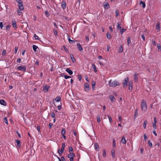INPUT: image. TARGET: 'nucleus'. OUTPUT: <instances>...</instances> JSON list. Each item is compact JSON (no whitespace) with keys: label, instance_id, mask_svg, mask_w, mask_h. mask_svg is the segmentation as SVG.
<instances>
[{"label":"nucleus","instance_id":"56","mask_svg":"<svg viewBox=\"0 0 161 161\" xmlns=\"http://www.w3.org/2000/svg\"><path fill=\"white\" fill-rule=\"evenodd\" d=\"M154 122L153 124H156V123L157 122V120H156V117H154Z\"/></svg>","mask_w":161,"mask_h":161},{"label":"nucleus","instance_id":"64","mask_svg":"<svg viewBox=\"0 0 161 161\" xmlns=\"http://www.w3.org/2000/svg\"><path fill=\"white\" fill-rule=\"evenodd\" d=\"M110 49V46L109 45H107V50L108 52H109Z\"/></svg>","mask_w":161,"mask_h":161},{"label":"nucleus","instance_id":"6","mask_svg":"<svg viewBox=\"0 0 161 161\" xmlns=\"http://www.w3.org/2000/svg\"><path fill=\"white\" fill-rule=\"evenodd\" d=\"M75 154L73 153H70L68 155V157L70 159V161H73L74 160V157Z\"/></svg>","mask_w":161,"mask_h":161},{"label":"nucleus","instance_id":"8","mask_svg":"<svg viewBox=\"0 0 161 161\" xmlns=\"http://www.w3.org/2000/svg\"><path fill=\"white\" fill-rule=\"evenodd\" d=\"M156 28L158 32H159L160 31V23L158 22L156 23Z\"/></svg>","mask_w":161,"mask_h":161},{"label":"nucleus","instance_id":"7","mask_svg":"<svg viewBox=\"0 0 161 161\" xmlns=\"http://www.w3.org/2000/svg\"><path fill=\"white\" fill-rule=\"evenodd\" d=\"M84 89L85 90L86 92H88L89 90V86L88 83H85V86H84Z\"/></svg>","mask_w":161,"mask_h":161},{"label":"nucleus","instance_id":"27","mask_svg":"<svg viewBox=\"0 0 161 161\" xmlns=\"http://www.w3.org/2000/svg\"><path fill=\"white\" fill-rule=\"evenodd\" d=\"M111 101H113L114 99V96L113 95H110L109 97Z\"/></svg>","mask_w":161,"mask_h":161},{"label":"nucleus","instance_id":"40","mask_svg":"<svg viewBox=\"0 0 161 161\" xmlns=\"http://www.w3.org/2000/svg\"><path fill=\"white\" fill-rule=\"evenodd\" d=\"M103 156L104 157H105L106 156V150L105 149H104L103 150Z\"/></svg>","mask_w":161,"mask_h":161},{"label":"nucleus","instance_id":"31","mask_svg":"<svg viewBox=\"0 0 161 161\" xmlns=\"http://www.w3.org/2000/svg\"><path fill=\"white\" fill-rule=\"evenodd\" d=\"M4 121L5 122V123L7 124H8V122L7 119V118L6 117H4Z\"/></svg>","mask_w":161,"mask_h":161},{"label":"nucleus","instance_id":"24","mask_svg":"<svg viewBox=\"0 0 161 161\" xmlns=\"http://www.w3.org/2000/svg\"><path fill=\"white\" fill-rule=\"evenodd\" d=\"M92 67L94 71L95 72H97V70L95 65L94 64H92Z\"/></svg>","mask_w":161,"mask_h":161},{"label":"nucleus","instance_id":"46","mask_svg":"<svg viewBox=\"0 0 161 161\" xmlns=\"http://www.w3.org/2000/svg\"><path fill=\"white\" fill-rule=\"evenodd\" d=\"M69 40V42L70 43H71V44H73V43L74 42H75V41H73V40H71L70 38H69V39H68Z\"/></svg>","mask_w":161,"mask_h":161},{"label":"nucleus","instance_id":"26","mask_svg":"<svg viewBox=\"0 0 161 161\" xmlns=\"http://www.w3.org/2000/svg\"><path fill=\"white\" fill-rule=\"evenodd\" d=\"M112 156L114 158L115 157V150L112 149L111 151Z\"/></svg>","mask_w":161,"mask_h":161},{"label":"nucleus","instance_id":"14","mask_svg":"<svg viewBox=\"0 0 161 161\" xmlns=\"http://www.w3.org/2000/svg\"><path fill=\"white\" fill-rule=\"evenodd\" d=\"M66 71L70 75H72L73 73L72 71L68 68L66 69Z\"/></svg>","mask_w":161,"mask_h":161},{"label":"nucleus","instance_id":"60","mask_svg":"<svg viewBox=\"0 0 161 161\" xmlns=\"http://www.w3.org/2000/svg\"><path fill=\"white\" fill-rule=\"evenodd\" d=\"M153 127L154 129H156V124H153Z\"/></svg>","mask_w":161,"mask_h":161},{"label":"nucleus","instance_id":"42","mask_svg":"<svg viewBox=\"0 0 161 161\" xmlns=\"http://www.w3.org/2000/svg\"><path fill=\"white\" fill-rule=\"evenodd\" d=\"M108 117L109 119L110 123H111L112 122V118H111V117L110 116H108Z\"/></svg>","mask_w":161,"mask_h":161},{"label":"nucleus","instance_id":"48","mask_svg":"<svg viewBox=\"0 0 161 161\" xmlns=\"http://www.w3.org/2000/svg\"><path fill=\"white\" fill-rule=\"evenodd\" d=\"M143 136H144L145 141H146L147 139V135L145 134H144V135Z\"/></svg>","mask_w":161,"mask_h":161},{"label":"nucleus","instance_id":"22","mask_svg":"<svg viewBox=\"0 0 161 161\" xmlns=\"http://www.w3.org/2000/svg\"><path fill=\"white\" fill-rule=\"evenodd\" d=\"M140 5L142 4V7L143 8H144L146 7V4L144 2H143L142 1H141L140 2Z\"/></svg>","mask_w":161,"mask_h":161},{"label":"nucleus","instance_id":"54","mask_svg":"<svg viewBox=\"0 0 161 161\" xmlns=\"http://www.w3.org/2000/svg\"><path fill=\"white\" fill-rule=\"evenodd\" d=\"M18 48L17 47H15V53H16L17 52V50H18Z\"/></svg>","mask_w":161,"mask_h":161},{"label":"nucleus","instance_id":"62","mask_svg":"<svg viewBox=\"0 0 161 161\" xmlns=\"http://www.w3.org/2000/svg\"><path fill=\"white\" fill-rule=\"evenodd\" d=\"M152 42L153 45L154 46H155L156 45V43H155V41L152 40Z\"/></svg>","mask_w":161,"mask_h":161},{"label":"nucleus","instance_id":"58","mask_svg":"<svg viewBox=\"0 0 161 161\" xmlns=\"http://www.w3.org/2000/svg\"><path fill=\"white\" fill-rule=\"evenodd\" d=\"M64 50H65V51L66 52V53H68L69 51L68 49L65 47L64 46Z\"/></svg>","mask_w":161,"mask_h":161},{"label":"nucleus","instance_id":"44","mask_svg":"<svg viewBox=\"0 0 161 161\" xmlns=\"http://www.w3.org/2000/svg\"><path fill=\"white\" fill-rule=\"evenodd\" d=\"M126 31V29H122L121 30H120V33L121 34H122L123 33L125 32V31Z\"/></svg>","mask_w":161,"mask_h":161},{"label":"nucleus","instance_id":"34","mask_svg":"<svg viewBox=\"0 0 161 161\" xmlns=\"http://www.w3.org/2000/svg\"><path fill=\"white\" fill-rule=\"evenodd\" d=\"M66 130L64 128L62 129L61 131V134L62 135H64L65 133Z\"/></svg>","mask_w":161,"mask_h":161},{"label":"nucleus","instance_id":"28","mask_svg":"<svg viewBox=\"0 0 161 161\" xmlns=\"http://www.w3.org/2000/svg\"><path fill=\"white\" fill-rule=\"evenodd\" d=\"M107 38L109 39H110L111 38V36L110 34L109 33H108L107 34Z\"/></svg>","mask_w":161,"mask_h":161},{"label":"nucleus","instance_id":"1","mask_svg":"<svg viewBox=\"0 0 161 161\" xmlns=\"http://www.w3.org/2000/svg\"><path fill=\"white\" fill-rule=\"evenodd\" d=\"M108 85L111 87H115L119 85V82L117 80H111L108 82Z\"/></svg>","mask_w":161,"mask_h":161},{"label":"nucleus","instance_id":"11","mask_svg":"<svg viewBox=\"0 0 161 161\" xmlns=\"http://www.w3.org/2000/svg\"><path fill=\"white\" fill-rule=\"evenodd\" d=\"M12 25L14 28V29H16L17 27V24H16V22L14 19H13L12 21Z\"/></svg>","mask_w":161,"mask_h":161},{"label":"nucleus","instance_id":"45","mask_svg":"<svg viewBox=\"0 0 161 161\" xmlns=\"http://www.w3.org/2000/svg\"><path fill=\"white\" fill-rule=\"evenodd\" d=\"M117 27L118 29L119 30H120L121 29V26H120V25L119 23H117Z\"/></svg>","mask_w":161,"mask_h":161},{"label":"nucleus","instance_id":"53","mask_svg":"<svg viewBox=\"0 0 161 161\" xmlns=\"http://www.w3.org/2000/svg\"><path fill=\"white\" fill-rule=\"evenodd\" d=\"M18 14L19 15H20V14L21 13V10H17Z\"/></svg>","mask_w":161,"mask_h":161},{"label":"nucleus","instance_id":"16","mask_svg":"<svg viewBox=\"0 0 161 161\" xmlns=\"http://www.w3.org/2000/svg\"><path fill=\"white\" fill-rule=\"evenodd\" d=\"M94 146H95V149L97 150L98 151L99 148V147L97 143H96L94 144Z\"/></svg>","mask_w":161,"mask_h":161},{"label":"nucleus","instance_id":"29","mask_svg":"<svg viewBox=\"0 0 161 161\" xmlns=\"http://www.w3.org/2000/svg\"><path fill=\"white\" fill-rule=\"evenodd\" d=\"M11 26L10 25H8L6 26V30L9 31L10 30V27Z\"/></svg>","mask_w":161,"mask_h":161},{"label":"nucleus","instance_id":"52","mask_svg":"<svg viewBox=\"0 0 161 161\" xmlns=\"http://www.w3.org/2000/svg\"><path fill=\"white\" fill-rule=\"evenodd\" d=\"M53 125V124L52 123H50L49 124L48 127L49 129H51Z\"/></svg>","mask_w":161,"mask_h":161},{"label":"nucleus","instance_id":"17","mask_svg":"<svg viewBox=\"0 0 161 161\" xmlns=\"http://www.w3.org/2000/svg\"><path fill=\"white\" fill-rule=\"evenodd\" d=\"M54 100L57 102H58L61 101V97L59 96H57Z\"/></svg>","mask_w":161,"mask_h":161},{"label":"nucleus","instance_id":"3","mask_svg":"<svg viewBox=\"0 0 161 161\" xmlns=\"http://www.w3.org/2000/svg\"><path fill=\"white\" fill-rule=\"evenodd\" d=\"M141 108L142 110L145 111L147 109V104L146 103L143 101L141 103Z\"/></svg>","mask_w":161,"mask_h":161},{"label":"nucleus","instance_id":"36","mask_svg":"<svg viewBox=\"0 0 161 161\" xmlns=\"http://www.w3.org/2000/svg\"><path fill=\"white\" fill-rule=\"evenodd\" d=\"M147 123V120H145L144 122L143 127L144 129H146V126Z\"/></svg>","mask_w":161,"mask_h":161},{"label":"nucleus","instance_id":"43","mask_svg":"<svg viewBox=\"0 0 161 161\" xmlns=\"http://www.w3.org/2000/svg\"><path fill=\"white\" fill-rule=\"evenodd\" d=\"M148 143L149 146L150 147H152V146H153L152 143L151 142H150V141H148Z\"/></svg>","mask_w":161,"mask_h":161},{"label":"nucleus","instance_id":"5","mask_svg":"<svg viewBox=\"0 0 161 161\" xmlns=\"http://www.w3.org/2000/svg\"><path fill=\"white\" fill-rule=\"evenodd\" d=\"M65 147V144L64 143L62 144V147L61 148V150L60 151V149H58V153L60 155H61L62 153L64 152V147Z\"/></svg>","mask_w":161,"mask_h":161},{"label":"nucleus","instance_id":"15","mask_svg":"<svg viewBox=\"0 0 161 161\" xmlns=\"http://www.w3.org/2000/svg\"><path fill=\"white\" fill-rule=\"evenodd\" d=\"M0 103L3 105L5 106L6 105V102L3 99H1L0 100Z\"/></svg>","mask_w":161,"mask_h":161},{"label":"nucleus","instance_id":"20","mask_svg":"<svg viewBox=\"0 0 161 161\" xmlns=\"http://www.w3.org/2000/svg\"><path fill=\"white\" fill-rule=\"evenodd\" d=\"M133 89L132 87V83H130V82L129 83V89L131 91Z\"/></svg>","mask_w":161,"mask_h":161},{"label":"nucleus","instance_id":"32","mask_svg":"<svg viewBox=\"0 0 161 161\" xmlns=\"http://www.w3.org/2000/svg\"><path fill=\"white\" fill-rule=\"evenodd\" d=\"M97 122L98 123H100L101 121V120H100V117L99 116V115L97 116Z\"/></svg>","mask_w":161,"mask_h":161},{"label":"nucleus","instance_id":"61","mask_svg":"<svg viewBox=\"0 0 161 161\" xmlns=\"http://www.w3.org/2000/svg\"><path fill=\"white\" fill-rule=\"evenodd\" d=\"M6 53V51L5 50H3L2 52V54L3 55H5Z\"/></svg>","mask_w":161,"mask_h":161},{"label":"nucleus","instance_id":"12","mask_svg":"<svg viewBox=\"0 0 161 161\" xmlns=\"http://www.w3.org/2000/svg\"><path fill=\"white\" fill-rule=\"evenodd\" d=\"M77 46L78 49L80 51H83V49L81 45L80 44L78 43L77 44Z\"/></svg>","mask_w":161,"mask_h":161},{"label":"nucleus","instance_id":"63","mask_svg":"<svg viewBox=\"0 0 161 161\" xmlns=\"http://www.w3.org/2000/svg\"><path fill=\"white\" fill-rule=\"evenodd\" d=\"M53 31H54V34L56 35H57V32L56 30H54Z\"/></svg>","mask_w":161,"mask_h":161},{"label":"nucleus","instance_id":"21","mask_svg":"<svg viewBox=\"0 0 161 161\" xmlns=\"http://www.w3.org/2000/svg\"><path fill=\"white\" fill-rule=\"evenodd\" d=\"M121 142L123 144H125L126 143V140L124 137H123L121 139Z\"/></svg>","mask_w":161,"mask_h":161},{"label":"nucleus","instance_id":"33","mask_svg":"<svg viewBox=\"0 0 161 161\" xmlns=\"http://www.w3.org/2000/svg\"><path fill=\"white\" fill-rule=\"evenodd\" d=\"M157 47L158 48V51H161V46L160 44H157Z\"/></svg>","mask_w":161,"mask_h":161},{"label":"nucleus","instance_id":"50","mask_svg":"<svg viewBox=\"0 0 161 161\" xmlns=\"http://www.w3.org/2000/svg\"><path fill=\"white\" fill-rule=\"evenodd\" d=\"M63 77L65 79H67L68 78H70L71 77L70 76H67V75H64L63 76Z\"/></svg>","mask_w":161,"mask_h":161},{"label":"nucleus","instance_id":"25","mask_svg":"<svg viewBox=\"0 0 161 161\" xmlns=\"http://www.w3.org/2000/svg\"><path fill=\"white\" fill-rule=\"evenodd\" d=\"M16 143H17V146H20L21 145L20 141V140H17L15 141Z\"/></svg>","mask_w":161,"mask_h":161},{"label":"nucleus","instance_id":"38","mask_svg":"<svg viewBox=\"0 0 161 161\" xmlns=\"http://www.w3.org/2000/svg\"><path fill=\"white\" fill-rule=\"evenodd\" d=\"M34 37L35 39H37L38 40H40V38H39V37L37 35H36V34H35Z\"/></svg>","mask_w":161,"mask_h":161},{"label":"nucleus","instance_id":"4","mask_svg":"<svg viewBox=\"0 0 161 161\" xmlns=\"http://www.w3.org/2000/svg\"><path fill=\"white\" fill-rule=\"evenodd\" d=\"M16 69L19 71H25L26 69V67L25 66H20L17 67Z\"/></svg>","mask_w":161,"mask_h":161},{"label":"nucleus","instance_id":"10","mask_svg":"<svg viewBox=\"0 0 161 161\" xmlns=\"http://www.w3.org/2000/svg\"><path fill=\"white\" fill-rule=\"evenodd\" d=\"M18 6L20 9L23 10L24 9L23 2H20L18 4Z\"/></svg>","mask_w":161,"mask_h":161},{"label":"nucleus","instance_id":"51","mask_svg":"<svg viewBox=\"0 0 161 161\" xmlns=\"http://www.w3.org/2000/svg\"><path fill=\"white\" fill-rule=\"evenodd\" d=\"M115 14L116 16H118L119 14V11L118 10H116L115 12Z\"/></svg>","mask_w":161,"mask_h":161},{"label":"nucleus","instance_id":"30","mask_svg":"<svg viewBox=\"0 0 161 161\" xmlns=\"http://www.w3.org/2000/svg\"><path fill=\"white\" fill-rule=\"evenodd\" d=\"M138 115V111L137 109H136L135 112V114L134 115V117L136 118L137 117Z\"/></svg>","mask_w":161,"mask_h":161},{"label":"nucleus","instance_id":"41","mask_svg":"<svg viewBox=\"0 0 161 161\" xmlns=\"http://www.w3.org/2000/svg\"><path fill=\"white\" fill-rule=\"evenodd\" d=\"M131 42V41H130V37H128V38H127V43H128V45H129V44Z\"/></svg>","mask_w":161,"mask_h":161},{"label":"nucleus","instance_id":"57","mask_svg":"<svg viewBox=\"0 0 161 161\" xmlns=\"http://www.w3.org/2000/svg\"><path fill=\"white\" fill-rule=\"evenodd\" d=\"M142 39L143 41H145V36H144V35H143V34L142 35Z\"/></svg>","mask_w":161,"mask_h":161},{"label":"nucleus","instance_id":"19","mask_svg":"<svg viewBox=\"0 0 161 161\" xmlns=\"http://www.w3.org/2000/svg\"><path fill=\"white\" fill-rule=\"evenodd\" d=\"M134 81H135V82H136L137 81V79H138L137 74H136V73H135L134 74Z\"/></svg>","mask_w":161,"mask_h":161},{"label":"nucleus","instance_id":"59","mask_svg":"<svg viewBox=\"0 0 161 161\" xmlns=\"http://www.w3.org/2000/svg\"><path fill=\"white\" fill-rule=\"evenodd\" d=\"M51 116L53 118H54L55 117V114L54 113H52Z\"/></svg>","mask_w":161,"mask_h":161},{"label":"nucleus","instance_id":"37","mask_svg":"<svg viewBox=\"0 0 161 161\" xmlns=\"http://www.w3.org/2000/svg\"><path fill=\"white\" fill-rule=\"evenodd\" d=\"M109 5L108 3H107L104 5V8L105 9H107L109 8Z\"/></svg>","mask_w":161,"mask_h":161},{"label":"nucleus","instance_id":"9","mask_svg":"<svg viewBox=\"0 0 161 161\" xmlns=\"http://www.w3.org/2000/svg\"><path fill=\"white\" fill-rule=\"evenodd\" d=\"M49 86L47 85H45L43 86V91L45 92H47L48 91Z\"/></svg>","mask_w":161,"mask_h":161},{"label":"nucleus","instance_id":"35","mask_svg":"<svg viewBox=\"0 0 161 161\" xmlns=\"http://www.w3.org/2000/svg\"><path fill=\"white\" fill-rule=\"evenodd\" d=\"M123 51V47L122 45H120L119 47V52L121 53Z\"/></svg>","mask_w":161,"mask_h":161},{"label":"nucleus","instance_id":"49","mask_svg":"<svg viewBox=\"0 0 161 161\" xmlns=\"http://www.w3.org/2000/svg\"><path fill=\"white\" fill-rule=\"evenodd\" d=\"M113 147H116V143L115 141L114 140L113 141Z\"/></svg>","mask_w":161,"mask_h":161},{"label":"nucleus","instance_id":"18","mask_svg":"<svg viewBox=\"0 0 161 161\" xmlns=\"http://www.w3.org/2000/svg\"><path fill=\"white\" fill-rule=\"evenodd\" d=\"M70 57L71 58V59L73 62L74 63L75 61V58L74 57L73 55L70 54Z\"/></svg>","mask_w":161,"mask_h":161},{"label":"nucleus","instance_id":"55","mask_svg":"<svg viewBox=\"0 0 161 161\" xmlns=\"http://www.w3.org/2000/svg\"><path fill=\"white\" fill-rule=\"evenodd\" d=\"M95 82H94V83L92 82V88L93 89L94 88H95Z\"/></svg>","mask_w":161,"mask_h":161},{"label":"nucleus","instance_id":"23","mask_svg":"<svg viewBox=\"0 0 161 161\" xmlns=\"http://www.w3.org/2000/svg\"><path fill=\"white\" fill-rule=\"evenodd\" d=\"M34 52H36V49L38 48V47L36 46L33 45L32 46Z\"/></svg>","mask_w":161,"mask_h":161},{"label":"nucleus","instance_id":"47","mask_svg":"<svg viewBox=\"0 0 161 161\" xmlns=\"http://www.w3.org/2000/svg\"><path fill=\"white\" fill-rule=\"evenodd\" d=\"M3 27V25L2 22H0V27L2 29Z\"/></svg>","mask_w":161,"mask_h":161},{"label":"nucleus","instance_id":"13","mask_svg":"<svg viewBox=\"0 0 161 161\" xmlns=\"http://www.w3.org/2000/svg\"><path fill=\"white\" fill-rule=\"evenodd\" d=\"M62 8L63 9H64L66 7V3L64 1H62L61 3Z\"/></svg>","mask_w":161,"mask_h":161},{"label":"nucleus","instance_id":"2","mask_svg":"<svg viewBox=\"0 0 161 161\" xmlns=\"http://www.w3.org/2000/svg\"><path fill=\"white\" fill-rule=\"evenodd\" d=\"M129 81V79L128 77H126L124 80L123 82L122 83V84L123 85L124 87L126 88L127 86V83H128Z\"/></svg>","mask_w":161,"mask_h":161},{"label":"nucleus","instance_id":"39","mask_svg":"<svg viewBox=\"0 0 161 161\" xmlns=\"http://www.w3.org/2000/svg\"><path fill=\"white\" fill-rule=\"evenodd\" d=\"M73 151V148L70 147H69V152L70 153H71V152H72Z\"/></svg>","mask_w":161,"mask_h":161}]
</instances>
